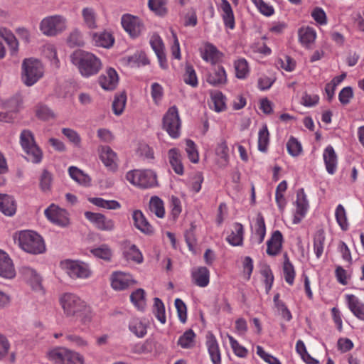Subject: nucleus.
I'll return each mask as SVG.
<instances>
[{
  "instance_id": "f03ea898",
  "label": "nucleus",
  "mask_w": 364,
  "mask_h": 364,
  "mask_svg": "<svg viewBox=\"0 0 364 364\" xmlns=\"http://www.w3.org/2000/svg\"><path fill=\"white\" fill-rule=\"evenodd\" d=\"M42 62L35 58H25L21 63V80L27 87L36 84L44 75Z\"/></svg>"
},
{
  "instance_id": "7c9ffc66",
  "label": "nucleus",
  "mask_w": 364,
  "mask_h": 364,
  "mask_svg": "<svg viewBox=\"0 0 364 364\" xmlns=\"http://www.w3.org/2000/svg\"><path fill=\"white\" fill-rule=\"evenodd\" d=\"M169 163L175 171L176 173L178 175H182L183 173V166L181 162V156L176 149H171L168 151V153Z\"/></svg>"
},
{
  "instance_id": "49530a36",
  "label": "nucleus",
  "mask_w": 364,
  "mask_h": 364,
  "mask_svg": "<svg viewBox=\"0 0 364 364\" xmlns=\"http://www.w3.org/2000/svg\"><path fill=\"white\" fill-rule=\"evenodd\" d=\"M196 333L192 329H188L181 335L178 341V345L182 348H191L194 346Z\"/></svg>"
},
{
  "instance_id": "f704fd0d",
  "label": "nucleus",
  "mask_w": 364,
  "mask_h": 364,
  "mask_svg": "<svg viewBox=\"0 0 364 364\" xmlns=\"http://www.w3.org/2000/svg\"><path fill=\"white\" fill-rule=\"evenodd\" d=\"M266 226L262 216L259 215L255 223V232L252 236L253 242L257 245L261 244L265 237Z\"/></svg>"
},
{
  "instance_id": "3c124183",
  "label": "nucleus",
  "mask_w": 364,
  "mask_h": 364,
  "mask_svg": "<svg viewBox=\"0 0 364 364\" xmlns=\"http://www.w3.org/2000/svg\"><path fill=\"white\" fill-rule=\"evenodd\" d=\"M325 239L324 233L322 231L318 232L314 237V252L317 259H319L323 252Z\"/></svg>"
},
{
  "instance_id": "ea45409f",
  "label": "nucleus",
  "mask_w": 364,
  "mask_h": 364,
  "mask_svg": "<svg viewBox=\"0 0 364 364\" xmlns=\"http://www.w3.org/2000/svg\"><path fill=\"white\" fill-rule=\"evenodd\" d=\"M212 105L211 109L217 112H220L226 109L225 97L220 91H215L210 94Z\"/></svg>"
},
{
  "instance_id": "72a5a7b5",
  "label": "nucleus",
  "mask_w": 364,
  "mask_h": 364,
  "mask_svg": "<svg viewBox=\"0 0 364 364\" xmlns=\"http://www.w3.org/2000/svg\"><path fill=\"white\" fill-rule=\"evenodd\" d=\"M129 329L138 338H143L147 333L146 324L139 318H132L130 320Z\"/></svg>"
},
{
  "instance_id": "37998d69",
  "label": "nucleus",
  "mask_w": 364,
  "mask_h": 364,
  "mask_svg": "<svg viewBox=\"0 0 364 364\" xmlns=\"http://www.w3.org/2000/svg\"><path fill=\"white\" fill-rule=\"evenodd\" d=\"M0 210L7 216H12L16 210L14 199L8 195H4L0 204Z\"/></svg>"
},
{
  "instance_id": "58836bf2",
  "label": "nucleus",
  "mask_w": 364,
  "mask_h": 364,
  "mask_svg": "<svg viewBox=\"0 0 364 364\" xmlns=\"http://www.w3.org/2000/svg\"><path fill=\"white\" fill-rule=\"evenodd\" d=\"M66 348L65 347H55L47 353V358L55 364H65Z\"/></svg>"
},
{
  "instance_id": "8fccbe9b",
  "label": "nucleus",
  "mask_w": 364,
  "mask_h": 364,
  "mask_svg": "<svg viewBox=\"0 0 364 364\" xmlns=\"http://www.w3.org/2000/svg\"><path fill=\"white\" fill-rule=\"evenodd\" d=\"M335 217L336 222L343 230L348 229V223L347 220L346 212L343 205H337L335 211Z\"/></svg>"
},
{
  "instance_id": "4d7b16f0",
  "label": "nucleus",
  "mask_w": 364,
  "mask_h": 364,
  "mask_svg": "<svg viewBox=\"0 0 364 364\" xmlns=\"http://www.w3.org/2000/svg\"><path fill=\"white\" fill-rule=\"evenodd\" d=\"M183 81L186 84L191 85L193 87L198 86V81L196 73L194 68L191 65H186V71L183 75Z\"/></svg>"
},
{
  "instance_id": "1a4fd4ad",
  "label": "nucleus",
  "mask_w": 364,
  "mask_h": 364,
  "mask_svg": "<svg viewBox=\"0 0 364 364\" xmlns=\"http://www.w3.org/2000/svg\"><path fill=\"white\" fill-rule=\"evenodd\" d=\"M85 217L100 230L111 232L115 228L114 221L102 213L87 211Z\"/></svg>"
},
{
  "instance_id": "4c0bfd02",
  "label": "nucleus",
  "mask_w": 364,
  "mask_h": 364,
  "mask_svg": "<svg viewBox=\"0 0 364 364\" xmlns=\"http://www.w3.org/2000/svg\"><path fill=\"white\" fill-rule=\"evenodd\" d=\"M68 173L72 179L81 185L89 186L90 184V177L75 166L69 167Z\"/></svg>"
},
{
  "instance_id": "dca6fc26",
  "label": "nucleus",
  "mask_w": 364,
  "mask_h": 364,
  "mask_svg": "<svg viewBox=\"0 0 364 364\" xmlns=\"http://www.w3.org/2000/svg\"><path fill=\"white\" fill-rule=\"evenodd\" d=\"M111 286L115 290H124L131 284L135 283V280L129 273L124 272H114L111 275Z\"/></svg>"
},
{
  "instance_id": "6ab92c4d",
  "label": "nucleus",
  "mask_w": 364,
  "mask_h": 364,
  "mask_svg": "<svg viewBox=\"0 0 364 364\" xmlns=\"http://www.w3.org/2000/svg\"><path fill=\"white\" fill-rule=\"evenodd\" d=\"M205 346L213 364H221V353L215 336L211 332L206 335Z\"/></svg>"
},
{
  "instance_id": "6e6552de",
  "label": "nucleus",
  "mask_w": 364,
  "mask_h": 364,
  "mask_svg": "<svg viewBox=\"0 0 364 364\" xmlns=\"http://www.w3.org/2000/svg\"><path fill=\"white\" fill-rule=\"evenodd\" d=\"M181 119L176 106L171 107L163 118V128L171 138L176 139L180 135Z\"/></svg>"
},
{
  "instance_id": "c85d7f7f",
  "label": "nucleus",
  "mask_w": 364,
  "mask_h": 364,
  "mask_svg": "<svg viewBox=\"0 0 364 364\" xmlns=\"http://www.w3.org/2000/svg\"><path fill=\"white\" fill-rule=\"evenodd\" d=\"M298 35L301 45L307 48H311L316 38L315 29L309 26L301 28L298 31Z\"/></svg>"
},
{
  "instance_id": "79ce46f5",
  "label": "nucleus",
  "mask_w": 364,
  "mask_h": 364,
  "mask_svg": "<svg viewBox=\"0 0 364 364\" xmlns=\"http://www.w3.org/2000/svg\"><path fill=\"white\" fill-rule=\"evenodd\" d=\"M149 210L159 218H163L165 216L164 203L158 196L151 198L149 201Z\"/></svg>"
},
{
  "instance_id": "0e129e2a",
  "label": "nucleus",
  "mask_w": 364,
  "mask_h": 364,
  "mask_svg": "<svg viewBox=\"0 0 364 364\" xmlns=\"http://www.w3.org/2000/svg\"><path fill=\"white\" fill-rule=\"evenodd\" d=\"M92 254L98 258L109 260L112 257V250L107 245H102L100 247L92 249Z\"/></svg>"
},
{
  "instance_id": "13d9d810",
  "label": "nucleus",
  "mask_w": 364,
  "mask_h": 364,
  "mask_svg": "<svg viewBox=\"0 0 364 364\" xmlns=\"http://www.w3.org/2000/svg\"><path fill=\"white\" fill-rule=\"evenodd\" d=\"M62 133L75 146H80L81 137L75 130L70 128H63Z\"/></svg>"
},
{
  "instance_id": "ddd939ff",
  "label": "nucleus",
  "mask_w": 364,
  "mask_h": 364,
  "mask_svg": "<svg viewBox=\"0 0 364 364\" xmlns=\"http://www.w3.org/2000/svg\"><path fill=\"white\" fill-rule=\"evenodd\" d=\"M100 159L108 171L114 172L119 166L117 153L108 146H102L99 151Z\"/></svg>"
},
{
  "instance_id": "603ef678",
  "label": "nucleus",
  "mask_w": 364,
  "mask_h": 364,
  "mask_svg": "<svg viewBox=\"0 0 364 364\" xmlns=\"http://www.w3.org/2000/svg\"><path fill=\"white\" fill-rule=\"evenodd\" d=\"M261 275L263 278L266 294L269 293L274 282V275L269 266H263L260 270Z\"/></svg>"
},
{
  "instance_id": "de8ad7c7",
  "label": "nucleus",
  "mask_w": 364,
  "mask_h": 364,
  "mask_svg": "<svg viewBox=\"0 0 364 364\" xmlns=\"http://www.w3.org/2000/svg\"><path fill=\"white\" fill-rule=\"evenodd\" d=\"M236 77L239 79H245L250 73L247 61L245 58H239L234 63Z\"/></svg>"
},
{
  "instance_id": "864d4df0",
  "label": "nucleus",
  "mask_w": 364,
  "mask_h": 364,
  "mask_svg": "<svg viewBox=\"0 0 364 364\" xmlns=\"http://www.w3.org/2000/svg\"><path fill=\"white\" fill-rule=\"evenodd\" d=\"M126 102L127 96L124 93L115 95L112 103V109L116 115H120L123 112Z\"/></svg>"
},
{
  "instance_id": "f8f14e48",
  "label": "nucleus",
  "mask_w": 364,
  "mask_h": 364,
  "mask_svg": "<svg viewBox=\"0 0 364 364\" xmlns=\"http://www.w3.org/2000/svg\"><path fill=\"white\" fill-rule=\"evenodd\" d=\"M296 210L294 213L292 222L294 224H299L306 216L309 205L307 196L303 188H300L296 192V200L294 202Z\"/></svg>"
},
{
  "instance_id": "774afa93",
  "label": "nucleus",
  "mask_w": 364,
  "mask_h": 364,
  "mask_svg": "<svg viewBox=\"0 0 364 364\" xmlns=\"http://www.w3.org/2000/svg\"><path fill=\"white\" fill-rule=\"evenodd\" d=\"M77 318L80 319V321L83 324H88L91 322L93 314L90 306H87L85 303L83 304V307L81 308L80 312L77 314L75 316Z\"/></svg>"
},
{
  "instance_id": "20e7f679",
  "label": "nucleus",
  "mask_w": 364,
  "mask_h": 364,
  "mask_svg": "<svg viewBox=\"0 0 364 364\" xmlns=\"http://www.w3.org/2000/svg\"><path fill=\"white\" fill-rule=\"evenodd\" d=\"M68 28V19L63 15L54 14L42 18L39 23L41 32L47 37H55Z\"/></svg>"
},
{
  "instance_id": "9d476101",
  "label": "nucleus",
  "mask_w": 364,
  "mask_h": 364,
  "mask_svg": "<svg viewBox=\"0 0 364 364\" xmlns=\"http://www.w3.org/2000/svg\"><path fill=\"white\" fill-rule=\"evenodd\" d=\"M44 213L48 220L57 225L65 227L69 224L68 212L54 203L50 205Z\"/></svg>"
},
{
  "instance_id": "680f3d73",
  "label": "nucleus",
  "mask_w": 364,
  "mask_h": 364,
  "mask_svg": "<svg viewBox=\"0 0 364 364\" xmlns=\"http://www.w3.org/2000/svg\"><path fill=\"white\" fill-rule=\"evenodd\" d=\"M186 151L190 161L196 164L199 161V155L195 143L191 140L186 141Z\"/></svg>"
},
{
  "instance_id": "4468645a",
  "label": "nucleus",
  "mask_w": 364,
  "mask_h": 364,
  "mask_svg": "<svg viewBox=\"0 0 364 364\" xmlns=\"http://www.w3.org/2000/svg\"><path fill=\"white\" fill-rule=\"evenodd\" d=\"M20 273L23 279L30 284L34 292L38 294H45V291L41 286V278L33 268L23 266L20 269Z\"/></svg>"
},
{
  "instance_id": "bb28decb",
  "label": "nucleus",
  "mask_w": 364,
  "mask_h": 364,
  "mask_svg": "<svg viewBox=\"0 0 364 364\" xmlns=\"http://www.w3.org/2000/svg\"><path fill=\"white\" fill-rule=\"evenodd\" d=\"M220 10L225 26L233 29L235 26V16L232 6L228 0H221Z\"/></svg>"
},
{
  "instance_id": "e433bc0d",
  "label": "nucleus",
  "mask_w": 364,
  "mask_h": 364,
  "mask_svg": "<svg viewBox=\"0 0 364 364\" xmlns=\"http://www.w3.org/2000/svg\"><path fill=\"white\" fill-rule=\"evenodd\" d=\"M126 63L131 68H138L149 64V60L144 52H136L124 58Z\"/></svg>"
},
{
  "instance_id": "5701e85b",
  "label": "nucleus",
  "mask_w": 364,
  "mask_h": 364,
  "mask_svg": "<svg viewBox=\"0 0 364 364\" xmlns=\"http://www.w3.org/2000/svg\"><path fill=\"white\" fill-rule=\"evenodd\" d=\"M81 16L82 18V25L91 30L98 28V16L95 9L90 6H86L82 9Z\"/></svg>"
},
{
  "instance_id": "a18cd8bd",
  "label": "nucleus",
  "mask_w": 364,
  "mask_h": 364,
  "mask_svg": "<svg viewBox=\"0 0 364 364\" xmlns=\"http://www.w3.org/2000/svg\"><path fill=\"white\" fill-rule=\"evenodd\" d=\"M348 304L352 313L359 319L364 320V304L358 301L356 297H347Z\"/></svg>"
},
{
  "instance_id": "b1692460",
  "label": "nucleus",
  "mask_w": 364,
  "mask_h": 364,
  "mask_svg": "<svg viewBox=\"0 0 364 364\" xmlns=\"http://www.w3.org/2000/svg\"><path fill=\"white\" fill-rule=\"evenodd\" d=\"M191 277L197 286L205 287L209 284L210 272L205 267H194L191 270Z\"/></svg>"
},
{
  "instance_id": "6e6d98bb",
  "label": "nucleus",
  "mask_w": 364,
  "mask_h": 364,
  "mask_svg": "<svg viewBox=\"0 0 364 364\" xmlns=\"http://www.w3.org/2000/svg\"><path fill=\"white\" fill-rule=\"evenodd\" d=\"M228 146L225 141H222L218 144L215 148V154L220 163L226 164L228 161Z\"/></svg>"
},
{
  "instance_id": "a211bd4d",
  "label": "nucleus",
  "mask_w": 364,
  "mask_h": 364,
  "mask_svg": "<svg viewBox=\"0 0 364 364\" xmlns=\"http://www.w3.org/2000/svg\"><path fill=\"white\" fill-rule=\"evenodd\" d=\"M244 234L243 225L239 223H234L230 226L226 241L232 247H241L243 245Z\"/></svg>"
},
{
  "instance_id": "a878e982",
  "label": "nucleus",
  "mask_w": 364,
  "mask_h": 364,
  "mask_svg": "<svg viewBox=\"0 0 364 364\" xmlns=\"http://www.w3.org/2000/svg\"><path fill=\"white\" fill-rule=\"evenodd\" d=\"M283 236L279 230H275L267 240V253L270 256L278 255L282 247Z\"/></svg>"
},
{
  "instance_id": "cd10ccee",
  "label": "nucleus",
  "mask_w": 364,
  "mask_h": 364,
  "mask_svg": "<svg viewBox=\"0 0 364 364\" xmlns=\"http://www.w3.org/2000/svg\"><path fill=\"white\" fill-rule=\"evenodd\" d=\"M207 82L213 86H221L227 82V74L223 66L215 67L208 75Z\"/></svg>"
},
{
  "instance_id": "09e8293b",
  "label": "nucleus",
  "mask_w": 364,
  "mask_h": 364,
  "mask_svg": "<svg viewBox=\"0 0 364 364\" xmlns=\"http://www.w3.org/2000/svg\"><path fill=\"white\" fill-rule=\"evenodd\" d=\"M153 312L161 323L164 324L166 322L165 306L159 297H155Z\"/></svg>"
},
{
  "instance_id": "412c9836",
  "label": "nucleus",
  "mask_w": 364,
  "mask_h": 364,
  "mask_svg": "<svg viewBox=\"0 0 364 364\" xmlns=\"http://www.w3.org/2000/svg\"><path fill=\"white\" fill-rule=\"evenodd\" d=\"M132 218L136 228L145 235H151L154 234V228L149 223L141 210H134L132 214Z\"/></svg>"
},
{
  "instance_id": "39448f33",
  "label": "nucleus",
  "mask_w": 364,
  "mask_h": 364,
  "mask_svg": "<svg viewBox=\"0 0 364 364\" xmlns=\"http://www.w3.org/2000/svg\"><path fill=\"white\" fill-rule=\"evenodd\" d=\"M126 179L132 185L149 188L157 185L156 174L150 169H134L126 173Z\"/></svg>"
},
{
  "instance_id": "e2e57ef3",
  "label": "nucleus",
  "mask_w": 364,
  "mask_h": 364,
  "mask_svg": "<svg viewBox=\"0 0 364 364\" xmlns=\"http://www.w3.org/2000/svg\"><path fill=\"white\" fill-rule=\"evenodd\" d=\"M288 153L292 156H298L302 151L301 143L294 136L290 137L287 144Z\"/></svg>"
},
{
  "instance_id": "69168bd1",
  "label": "nucleus",
  "mask_w": 364,
  "mask_h": 364,
  "mask_svg": "<svg viewBox=\"0 0 364 364\" xmlns=\"http://www.w3.org/2000/svg\"><path fill=\"white\" fill-rule=\"evenodd\" d=\"M65 364H83L84 358L80 353L66 348Z\"/></svg>"
},
{
  "instance_id": "0eeeda50",
  "label": "nucleus",
  "mask_w": 364,
  "mask_h": 364,
  "mask_svg": "<svg viewBox=\"0 0 364 364\" xmlns=\"http://www.w3.org/2000/svg\"><path fill=\"white\" fill-rule=\"evenodd\" d=\"M60 266L73 279H87L91 275L88 264L80 261L66 259L60 262Z\"/></svg>"
},
{
  "instance_id": "4be33fe9",
  "label": "nucleus",
  "mask_w": 364,
  "mask_h": 364,
  "mask_svg": "<svg viewBox=\"0 0 364 364\" xmlns=\"http://www.w3.org/2000/svg\"><path fill=\"white\" fill-rule=\"evenodd\" d=\"M323 159L327 172L331 175L334 174L337 170L338 157L331 145L327 146L323 150Z\"/></svg>"
},
{
  "instance_id": "2f4dec72",
  "label": "nucleus",
  "mask_w": 364,
  "mask_h": 364,
  "mask_svg": "<svg viewBox=\"0 0 364 364\" xmlns=\"http://www.w3.org/2000/svg\"><path fill=\"white\" fill-rule=\"evenodd\" d=\"M0 37H1L9 46L11 54L16 53L18 50V41L14 33L9 29L1 27Z\"/></svg>"
},
{
  "instance_id": "c9c22d12",
  "label": "nucleus",
  "mask_w": 364,
  "mask_h": 364,
  "mask_svg": "<svg viewBox=\"0 0 364 364\" xmlns=\"http://www.w3.org/2000/svg\"><path fill=\"white\" fill-rule=\"evenodd\" d=\"M88 200L92 204L104 209L117 210L121 208L120 203L115 200H105L102 198H89Z\"/></svg>"
},
{
  "instance_id": "f3484780",
  "label": "nucleus",
  "mask_w": 364,
  "mask_h": 364,
  "mask_svg": "<svg viewBox=\"0 0 364 364\" xmlns=\"http://www.w3.org/2000/svg\"><path fill=\"white\" fill-rule=\"evenodd\" d=\"M16 276V269L12 259L5 251L0 250V277L13 279Z\"/></svg>"
},
{
  "instance_id": "052dcab7",
  "label": "nucleus",
  "mask_w": 364,
  "mask_h": 364,
  "mask_svg": "<svg viewBox=\"0 0 364 364\" xmlns=\"http://www.w3.org/2000/svg\"><path fill=\"white\" fill-rule=\"evenodd\" d=\"M166 0H149V7L156 14L164 16L166 13Z\"/></svg>"
},
{
  "instance_id": "5fc2aeb1",
  "label": "nucleus",
  "mask_w": 364,
  "mask_h": 364,
  "mask_svg": "<svg viewBox=\"0 0 364 364\" xmlns=\"http://www.w3.org/2000/svg\"><path fill=\"white\" fill-rule=\"evenodd\" d=\"M228 338L230 345L235 355L240 358H246L248 354L247 349L241 346L233 336L228 335Z\"/></svg>"
},
{
  "instance_id": "473e14b6",
  "label": "nucleus",
  "mask_w": 364,
  "mask_h": 364,
  "mask_svg": "<svg viewBox=\"0 0 364 364\" xmlns=\"http://www.w3.org/2000/svg\"><path fill=\"white\" fill-rule=\"evenodd\" d=\"M123 254L127 261L141 264L144 260L141 252L135 245H129L125 247Z\"/></svg>"
},
{
  "instance_id": "393cba45",
  "label": "nucleus",
  "mask_w": 364,
  "mask_h": 364,
  "mask_svg": "<svg viewBox=\"0 0 364 364\" xmlns=\"http://www.w3.org/2000/svg\"><path fill=\"white\" fill-rule=\"evenodd\" d=\"M92 38L95 46L104 48H110L114 43L113 35L107 31L93 33Z\"/></svg>"
},
{
  "instance_id": "2eb2a0df",
  "label": "nucleus",
  "mask_w": 364,
  "mask_h": 364,
  "mask_svg": "<svg viewBox=\"0 0 364 364\" xmlns=\"http://www.w3.org/2000/svg\"><path fill=\"white\" fill-rule=\"evenodd\" d=\"M60 304L67 316H75L83 307L80 297H60Z\"/></svg>"
},
{
  "instance_id": "9b49d317",
  "label": "nucleus",
  "mask_w": 364,
  "mask_h": 364,
  "mask_svg": "<svg viewBox=\"0 0 364 364\" xmlns=\"http://www.w3.org/2000/svg\"><path fill=\"white\" fill-rule=\"evenodd\" d=\"M121 23L124 29L132 38L138 37L145 30V27L141 19L131 14L123 15Z\"/></svg>"
},
{
  "instance_id": "338daca9",
  "label": "nucleus",
  "mask_w": 364,
  "mask_h": 364,
  "mask_svg": "<svg viewBox=\"0 0 364 364\" xmlns=\"http://www.w3.org/2000/svg\"><path fill=\"white\" fill-rule=\"evenodd\" d=\"M274 302L279 311V314L282 316V318L287 321H291L292 318V315L285 304L280 301L279 297H274Z\"/></svg>"
},
{
  "instance_id": "423d86ee",
  "label": "nucleus",
  "mask_w": 364,
  "mask_h": 364,
  "mask_svg": "<svg viewBox=\"0 0 364 364\" xmlns=\"http://www.w3.org/2000/svg\"><path fill=\"white\" fill-rule=\"evenodd\" d=\"M20 144L26 154L28 161L39 164L43 158V152L35 141L34 136L29 130H23L20 134Z\"/></svg>"
},
{
  "instance_id": "f257e3e1",
  "label": "nucleus",
  "mask_w": 364,
  "mask_h": 364,
  "mask_svg": "<svg viewBox=\"0 0 364 364\" xmlns=\"http://www.w3.org/2000/svg\"><path fill=\"white\" fill-rule=\"evenodd\" d=\"M72 63L85 77L97 75L102 69L101 60L95 54L83 50H77L70 55Z\"/></svg>"
},
{
  "instance_id": "7ed1b4c3",
  "label": "nucleus",
  "mask_w": 364,
  "mask_h": 364,
  "mask_svg": "<svg viewBox=\"0 0 364 364\" xmlns=\"http://www.w3.org/2000/svg\"><path fill=\"white\" fill-rule=\"evenodd\" d=\"M18 246L25 252L38 255L46 251V245L42 237L31 230L20 231L14 237Z\"/></svg>"
},
{
  "instance_id": "c03bdc74",
  "label": "nucleus",
  "mask_w": 364,
  "mask_h": 364,
  "mask_svg": "<svg viewBox=\"0 0 364 364\" xmlns=\"http://www.w3.org/2000/svg\"><path fill=\"white\" fill-rule=\"evenodd\" d=\"M269 144V133L267 125H263L258 132V150L265 153Z\"/></svg>"
},
{
  "instance_id": "bf43d9fd",
  "label": "nucleus",
  "mask_w": 364,
  "mask_h": 364,
  "mask_svg": "<svg viewBox=\"0 0 364 364\" xmlns=\"http://www.w3.org/2000/svg\"><path fill=\"white\" fill-rule=\"evenodd\" d=\"M258 11L265 16H271L274 14V7L263 0H251Z\"/></svg>"
},
{
  "instance_id": "a19ab883",
  "label": "nucleus",
  "mask_w": 364,
  "mask_h": 364,
  "mask_svg": "<svg viewBox=\"0 0 364 364\" xmlns=\"http://www.w3.org/2000/svg\"><path fill=\"white\" fill-rule=\"evenodd\" d=\"M284 263H283V276L289 284L291 285L294 284L296 272L294 265L290 262L287 254L284 255Z\"/></svg>"
},
{
  "instance_id": "c756f323",
  "label": "nucleus",
  "mask_w": 364,
  "mask_h": 364,
  "mask_svg": "<svg viewBox=\"0 0 364 364\" xmlns=\"http://www.w3.org/2000/svg\"><path fill=\"white\" fill-rule=\"evenodd\" d=\"M200 56L205 62L215 64L219 60L220 53L213 44L206 43L200 48Z\"/></svg>"
},
{
  "instance_id": "aec40b11",
  "label": "nucleus",
  "mask_w": 364,
  "mask_h": 364,
  "mask_svg": "<svg viewBox=\"0 0 364 364\" xmlns=\"http://www.w3.org/2000/svg\"><path fill=\"white\" fill-rule=\"evenodd\" d=\"M119 77L117 71L109 68L99 77V83L105 90H113L118 85Z\"/></svg>"
}]
</instances>
